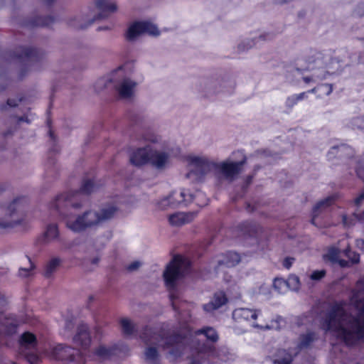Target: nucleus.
Returning a JSON list of instances; mask_svg holds the SVG:
<instances>
[{
	"label": "nucleus",
	"instance_id": "nucleus-28",
	"mask_svg": "<svg viewBox=\"0 0 364 364\" xmlns=\"http://www.w3.org/2000/svg\"><path fill=\"white\" fill-rule=\"evenodd\" d=\"M136 83L130 81L129 80H124L118 87V92L122 97L127 98L132 95L133 89Z\"/></svg>",
	"mask_w": 364,
	"mask_h": 364
},
{
	"label": "nucleus",
	"instance_id": "nucleus-53",
	"mask_svg": "<svg viewBox=\"0 0 364 364\" xmlns=\"http://www.w3.org/2000/svg\"><path fill=\"white\" fill-rule=\"evenodd\" d=\"M262 233V230L259 228H254L252 226V239L255 237L256 239L261 237Z\"/></svg>",
	"mask_w": 364,
	"mask_h": 364
},
{
	"label": "nucleus",
	"instance_id": "nucleus-32",
	"mask_svg": "<svg viewBox=\"0 0 364 364\" xmlns=\"http://www.w3.org/2000/svg\"><path fill=\"white\" fill-rule=\"evenodd\" d=\"M156 332L153 328L149 326H145L140 333L139 338L145 344L148 345L153 341Z\"/></svg>",
	"mask_w": 364,
	"mask_h": 364
},
{
	"label": "nucleus",
	"instance_id": "nucleus-9",
	"mask_svg": "<svg viewBox=\"0 0 364 364\" xmlns=\"http://www.w3.org/2000/svg\"><path fill=\"white\" fill-rule=\"evenodd\" d=\"M50 355L56 360H61L64 364H85V358L79 350L59 343L54 346Z\"/></svg>",
	"mask_w": 364,
	"mask_h": 364
},
{
	"label": "nucleus",
	"instance_id": "nucleus-47",
	"mask_svg": "<svg viewBox=\"0 0 364 364\" xmlns=\"http://www.w3.org/2000/svg\"><path fill=\"white\" fill-rule=\"evenodd\" d=\"M325 275H326L325 270H323V269L315 270L311 274L310 278L312 280L318 281L321 279H322Z\"/></svg>",
	"mask_w": 364,
	"mask_h": 364
},
{
	"label": "nucleus",
	"instance_id": "nucleus-21",
	"mask_svg": "<svg viewBox=\"0 0 364 364\" xmlns=\"http://www.w3.org/2000/svg\"><path fill=\"white\" fill-rule=\"evenodd\" d=\"M353 154L354 151L351 147L346 144H341L339 146H332L327 154V157L329 160H331L336 155H338L339 157H351L353 156Z\"/></svg>",
	"mask_w": 364,
	"mask_h": 364
},
{
	"label": "nucleus",
	"instance_id": "nucleus-41",
	"mask_svg": "<svg viewBox=\"0 0 364 364\" xmlns=\"http://www.w3.org/2000/svg\"><path fill=\"white\" fill-rule=\"evenodd\" d=\"M315 339V334L313 333H309L306 336L301 338V341L299 344V348H306L307 347L311 341Z\"/></svg>",
	"mask_w": 364,
	"mask_h": 364
},
{
	"label": "nucleus",
	"instance_id": "nucleus-45",
	"mask_svg": "<svg viewBox=\"0 0 364 364\" xmlns=\"http://www.w3.org/2000/svg\"><path fill=\"white\" fill-rule=\"evenodd\" d=\"M363 172H364L363 169H359L357 171V174L359 177L363 178ZM364 200V191L360 194V196L355 199V205L356 206H360L362 202Z\"/></svg>",
	"mask_w": 364,
	"mask_h": 364
},
{
	"label": "nucleus",
	"instance_id": "nucleus-7",
	"mask_svg": "<svg viewBox=\"0 0 364 364\" xmlns=\"http://www.w3.org/2000/svg\"><path fill=\"white\" fill-rule=\"evenodd\" d=\"M50 210L55 212L60 218L65 220L67 228L75 232H82L100 223V213L96 211H85L82 215H78L75 220H73V217L70 213V210H67L65 208Z\"/></svg>",
	"mask_w": 364,
	"mask_h": 364
},
{
	"label": "nucleus",
	"instance_id": "nucleus-22",
	"mask_svg": "<svg viewBox=\"0 0 364 364\" xmlns=\"http://www.w3.org/2000/svg\"><path fill=\"white\" fill-rule=\"evenodd\" d=\"M336 197L337 196L336 195L328 196L326 198L321 200L315 205L313 209V216L311 219L312 224L316 226H318V224L316 222L317 215L320 211H322L323 210L330 206L334 202Z\"/></svg>",
	"mask_w": 364,
	"mask_h": 364
},
{
	"label": "nucleus",
	"instance_id": "nucleus-34",
	"mask_svg": "<svg viewBox=\"0 0 364 364\" xmlns=\"http://www.w3.org/2000/svg\"><path fill=\"white\" fill-rule=\"evenodd\" d=\"M122 333L126 336H131L135 331L134 325L128 318H122L120 320Z\"/></svg>",
	"mask_w": 364,
	"mask_h": 364
},
{
	"label": "nucleus",
	"instance_id": "nucleus-43",
	"mask_svg": "<svg viewBox=\"0 0 364 364\" xmlns=\"http://www.w3.org/2000/svg\"><path fill=\"white\" fill-rule=\"evenodd\" d=\"M238 230L243 235H250V223L245 221L237 226Z\"/></svg>",
	"mask_w": 364,
	"mask_h": 364
},
{
	"label": "nucleus",
	"instance_id": "nucleus-4",
	"mask_svg": "<svg viewBox=\"0 0 364 364\" xmlns=\"http://www.w3.org/2000/svg\"><path fill=\"white\" fill-rule=\"evenodd\" d=\"M44 57L45 53L41 50L23 46L16 47L14 50H4L0 53V58L6 63L18 61L21 64L19 80H22L31 68L37 67Z\"/></svg>",
	"mask_w": 364,
	"mask_h": 364
},
{
	"label": "nucleus",
	"instance_id": "nucleus-51",
	"mask_svg": "<svg viewBox=\"0 0 364 364\" xmlns=\"http://www.w3.org/2000/svg\"><path fill=\"white\" fill-rule=\"evenodd\" d=\"M292 360V355H289L287 358H284L283 359H277L275 360L274 362V364H291Z\"/></svg>",
	"mask_w": 364,
	"mask_h": 364
},
{
	"label": "nucleus",
	"instance_id": "nucleus-35",
	"mask_svg": "<svg viewBox=\"0 0 364 364\" xmlns=\"http://www.w3.org/2000/svg\"><path fill=\"white\" fill-rule=\"evenodd\" d=\"M117 211V208L114 205L102 208L100 214V222L112 218Z\"/></svg>",
	"mask_w": 364,
	"mask_h": 364
},
{
	"label": "nucleus",
	"instance_id": "nucleus-15",
	"mask_svg": "<svg viewBox=\"0 0 364 364\" xmlns=\"http://www.w3.org/2000/svg\"><path fill=\"white\" fill-rule=\"evenodd\" d=\"M73 341L83 349L89 348L91 344V337L87 324L81 323L77 326V333L73 337Z\"/></svg>",
	"mask_w": 364,
	"mask_h": 364
},
{
	"label": "nucleus",
	"instance_id": "nucleus-33",
	"mask_svg": "<svg viewBox=\"0 0 364 364\" xmlns=\"http://www.w3.org/2000/svg\"><path fill=\"white\" fill-rule=\"evenodd\" d=\"M333 90L332 84H321L309 90L311 93H318L319 97L329 95Z\"/></svg>",
	"mask_w": 364,
	"mask_h": 364
},
{
	"label": "nucleus",
	"instance_id": "nucleus-17",
	"mask_svg": "<svg viewBox=\"0 0 364 364\" xmlns=\"http://www.w3.org/2000/svg\"><path fill=\"white\" fill-rule=\"evenodd\" d=\"M188 161L191 165L195 167V172L199 173L201 175L206 174L214 166L213 163L198 156H189Z\"/></svg>",
	"mask_w": 364,
	"mask_h": 364
},
{
	"label": "nucleus",
	"instance_id": "nucleus-8",
	"mask_svg": "<svg viewBox=\"0 0 364 364\" xmlns=\"http://www.w3.org/2000/svg\"><path fill=\"white\" fill-rule=\"evenodd\" d=\"M204 198V201L201 204H198L200 206H203L208 204V199L205 196L198 192L196 195L186 194L185 190H182L180 192L176 191H172L168 196L164 198L158 203V207L160 209H166L167 208H177L179 205L187 206L190 203L197 201L199 198Z\"/></svg>",
	"mask_w": 364,
	"mask_h": 364
},
{
	"label": "nucleus",
	"instance_id": "nucleus-55",
	"mask_svg": "<svg viewBox=\"0 0 364 364\" xmlns=\"http://www.w3.org/2000/svg\"><path fill=\"white\" fill-rule=\"evenodd\" d=\"M140 265H141V263L139 262L134 261L127 266V269L128 271L132 272V271L137 269L140 267Z\"/></svg>",
	"mask_w": 364,
	"mask_h": 364
},
{
	"label": "nucleus",
	"instance_id": "nucleus-13",
	"mask_svg": "<svg viewBox=\"0 0 364 364\" xmlns=\"http://www.w3.org/2000/svg\"><path fill=\"white\" fill-rule=\"evenodd\" d=\"M128 350V346L126 344L119 342L110 347L100 346L95 350L94 353L100 358L109 359L112 356L119 355L120 353H125Z\"/></svg>",
	"mask_w": 364,
	"mask_h": 364
},
{
	"label": "nucleus",
	"instance_id": "nucleus-2",
	"mask_svg": "<svg viewBox=\"0 0 364 364\" xmlns=\"http://www.w3.org/2000/svg\"><path fill=\"white\" fill-rule=\"evenodd\" d=\"M165 348H171L169 354L175 358L181 357L187 348L198 355H214L216 352L215 344L219 340L217 331L210 326H204L196 330L187 323L182 325L178 331L173 332L165 338Z\"/></svg>",
	"mask_w": 364,
	"mask_h": 364
},
{
	"label": "nucleus",
	"instance_id": "nucleus-36",
	"mask_svg": "<svg viewBox=\"0 0 364 364\" xmlns=\"http://www.w3.org/2000/svg\"><path fill=\"white\" fill-rule=\"evenodd\" d=\"M250 316V309H237L232 313V317L237 321H247Z\"/></svg>",
	"mask_w": 364,
	"mask_h": 364
},
{
	"label": "nucleus",
	"instance_id": "nucleus-1",
	"mask_svg": "<svg viewBox=\"0 0 364 364\" xmlns=\"http://www.w3.org/2000/svg\"><path fill=\"white\" fill-rule=\"evenodd\" d=\"M321 326L326 333L346 345L364 338V278L358 282L350 304H334Z\"/></svg>",
	"mask_w": 364,
	"mask_h": 364
},
{
	"label": "nucleus",
	"instance_id": "nucleus-54",
	"mask_svg": "<svg viewBox=\"0 0 364 364\" xmlns=\"http://www.w3.org/2000/svg\"><path fill=\"white\" fill-rule=\"evenodd\" d=\"M355 125L361 129H364V116L354 119Z\"/></svg>",
	"mask_w": 364,
	"mask_h": 364
},
{
	"label": "nucleus",
	"instance_id": "nucleus-56",
	"mask_svg": "<svg viewBox=\"0 0 364 364\" xmlns=\"http://www.w3.org/2000/svg\"><path fill=\"white\" fill-rule=\"evenodd\" d=\"M47 125L49 128V136L50 137L51 139L53 140H55V133L52 130V122H51V119L50 118H48L47 119Z\"/></svg>",
	"mask_w": 364,
	"mask_h": 364
},
{
	"label": "nucleus",
	"instance_id": "nucleus-27",
	"mask_svg": "<svg viewBox=\"0 0 364 364\" xmlns=\"http://www.w3.org/2000/svg\"><path fill=\"white\" fill-rule=\"evenodd\" d=\"M149 159L150 164L158 168H161L164 167L168 161V155L166 153H159L151 149Z\"/></svg>",
	"mask_w": 364,
	"mask_h": 364
},
{
	"label": "nucleus",
	"instance_id": "nucleus-46",
	"mask_svg": "<svg viewBox=\"0 0 364 364\" xmlns=\"http://www.w3.org/2000/svg\"><path fill=\"white\" fill-rule=\"evenodd\" d=\"M22 220H12L10 222H4L1 221L0 222V226L2 228H14L15 226L21 224Z\"/></svg>",
	"mask_w": 364,
	"mask_h": 364
},
{
	"label": "nucleus",
	"instance_id": "nucleus-29",
	"mask_svg": "<svg viewBox=\"0 0 364 364\" xmlns=\"http://www.w3.org/2000/svg\"><path fill=\"white\" fill-rule=\"evenodd\" d=\"M145 360L148 364H161L156 347H148L145 350Z\"/></svg>",
	"mask_w": 364,
	"mask_h": 364
},
{
	"label": "nucleus",
	"instance_id": "nucleus-40",
	"mask_svg": "<svg viewBox=\"0 0 364 364\" xmlns=\"http://www.w3.org/2000/svg\"><path fill=\"white\" fill-rule=\"evenodd\" d=\"M353 218L349 219L346 215L343 216V224L344 226L349 227L350 225H353L354 224V220H364V211H363V215L359 217L357 213H354L353 215Z\"/></svg>",
	"mask_w": 364,
	"mask_h": 364
},
{
	"label": "nucleus",
	"instance_id": "nucleus-10",
	"mask_svg": "<svg viewBox=\"0 0 364 364\" xmlns=\"http://www.w3.org/2000/svg\"><path fill=\"white\" fill-rule=\"evenodd\" d=\"M324 257L331 263L338 264L342 267H348L349 262L352 264H356L359 262L360 260L358 254L351 252L349 249L341 251L336 247L329 248L328 252L324 255Z\"/></svg>",
	"mask_w": 364,
	"mask_h": 364
},
{
	"label": "nucleus",
	"instance_id": "nucleus-57",
	"mask_svg": "<svg viewBox=\"0 0 364 364\" xmlns=\"http://www.w3.org/2000/svg\"><path fill=\"white\" fill-rule=\"evenodd\" d=\"M6 105L11 107H15L18 105V102L15 99H8Z\"/></svg>",
	"mask_w": 364,
	"mask_h": 364
},
{
	"label": "nucleus",
	"instance_id": "nucleus-64",
	"mask_svg": "<svg viewBox=\"0 0 364 364\" xmlns=\"http://www.w3.org/2000/svg\"><path fill=\"white\" fill-rule=\"evenodd\" d=\"M46 2L48 4V5H51L52 4H53V2L55 1V0H45Z\"/></svg>",
	"mask_w": 364,
	"mask_h": 364
},
{
	"label": "nucleus",
	"instance_id": "nucleus-30",
	"mask_svg": "<svg viewBox=\"0 0 364 364\" xmlns=\"http://www.w3.org/2000/svg\"><path fill=\"white\" fill-rule=\"evenodd\" d=\"M61 260L58 257L52 258L45 266L43 275L46 278H50L60 266Z\"/></svg>",
	"mask_w": 364,
	"mask_h": 364
},
{
	"label": "nucleus",
	"instance_id": "nucleus-23",
	"mask_svg": "<svg viewBox=\"0 0 364 364\" xmlns=\"http://www.w3.org/2000/svg\"><path fill=\"white\" fill-rule=\"evenodd\" d=\"M264 317V314L260 310H254L252 312V319L256 321H252V326L261 329L277 328V326H274L273 323L269 324Z\"/></svg>",
	"mask_w": 364,
	"mask_h": 364
},
{
	"label": "nucleus",
	"instance_id": "nucleus-24",
	"mask_svg": "<svg viewBox=\"0 0 364 364\" xmlns=\"http://www.w3.org/2000/svg\"><path fill=\"white\" fill-rule=\"evenodd\" d=\"M28 203V198L25 196H19L14 199V200L7 206L8 215L10 217L14 216L16 213L24 210L26 205Z\"/></svg>",
	"mask_w": 364,
	"mask_h": 364
},
{
	"label": "nucleus",
	"instance_id": "nucleus-14",
	"mask_svg": "<svg viewBox=\"0 0 364 364\" xmlns=\"http://www.w3.org/2000/svg\"><path fill=\"white\" fill-rule=\"evenodd\" d=\"M244 164L245 160L237 162H223L218 168L225 178L232 181L240 173Z\"/></svg>",
	"mask_w": 364,
	"mask_h": 364
},
{
	"label": "nucleus",
	"instance_id": "nucleus-3",
	"mask_svg": "<svg viewBox=\"0 0 364 364\" xmlns=\"http://www.w3.org/2000/svg\"><path fill=\"white\" fill-rule=\"evenodd\" d=\"M191 261L181 255H176L168 263L163 273L165 286L169 291V298L173 310L177 311L174 300L177 298L176 290L178 282L188 275L191 270Z\"/></svg>",
	"mask_w": 364,
	"mask_h": 364
},
{
	"label": "nucleus",
	"instance_id": "nucleus-52",
	"mask_svg": "<svg viewBox=\"0 0 364 364\" xmlns=\"http://www.w3.org/2000/svg\"><path fill=\"white\" fill-rule=\"evenodd\" d=\"M294 262V258L293 257H286L284 260H283V266L287 268V269H289L293 263Z\"/></svg>",
	"mask_w": 364,
	"mask_h": 364
},
{
	"label": "nucleus",
	"instance_id": "nucleus-44",
	"mask_svg": "<svg viewBox=\"0 0 364 364\" xmlns=\"http://www.w3.org/2000/svg\"><path fill=\"white\" fill-rule=\"evenodd\" d=\"M18 325L16 323H10L5 326L4 331L8 336L14 335L17 332Z\"/></svg>",
	"mask_w": 364,
	"mask_h": 364
},
{
	"label": "nucleus",
	"instance_id": "nucleus-59",
	"mask_svg": "<svg viewBox=\"0 0 364 364\" xmlns=\"http://www.w3.org/2000/svg\"><path fill=\"white\" fill-rule=\"evenodd\" d=\"M307 93H309V91L308 92H301V93L296 94L295 95H296L298 101L299 102V101L304 100L305 97H306Z\"/></svg>",
	"mask_w": 364,
	"mask_h": 364
},
{
	"label": "nucleus",
	"instance_id": "nucleus-25",
	"mask_svg": "<svg viewBox=\"0 0 364 364\" xmlns=\"http://www.w3.org/2000/svg\"><path fill=\"white\" fill-rule=\"evenodd\" d=\"M55 21L51 16H36L26 22V26L31 27H48Z\"/></svg>",
	"mask_w": 364,
	"mask_h": 364
},
{
	"label": "nucleus",
	"instance_id": "nucleus-5",
	"mask_svg": "<svg viewBox=\"0 0 364 364\" xmlns=\"http://www.w3.org/2000/svg\"><path fill=\"white\" fill-rule=\"evenodd\" d=\"M338 68V63L329 55L315 53L308 59L307 69L311 74L303 76L302 79L306 84L315 83L326 79L328 75L334 74Z\"/></svg>",
	"mask_w": 364,
	"mask_h": 364
},
{
	"label": "nucleus",
	"instance_id": "nucleus-38",
	"mask_svg": "<svg viewBox=\"0 0 364 364\" xmlns=\"http://www.w3.org/2000/svg\"><path fill=\"white\" fill-rule=\"evenodd\" d=\"M288 289L296 291L300 286L299 279L296 275H291L287 279Z\"/></svg>",
	"mask_w": 364,
	"mask_h": 364
},
{
	"label": "nucleus",
	"instance_id": "nucleus-11",
	"mask_svg": "<svg viewBox=\"0 0 364 364\" xmlns=\"http://www.w3.org/2000/svg\"><path fill=\"white\" fill-rule=\"evenodd\" d=\"M142 33L157 36L160 34V32L157 26L152 23L149 21H136L129 27L126 33V38L128 41H133Z\"/></svg>",
	"mask_w": 364,
	"mask_h": 364
},
{
	"label": "nucleus",
	"instance_id": "nucleus-26",
	"mask_svg": "<svg viewBox=\"0 0 364 364\" xmlns=\"http://www.w3.org/2000/svg\"><path fill=\"white\" fill-rule=\"evenodd\" d=\"M18 343L21 348H34L38 344L37 338L34 333L26 331L20 336Z\"/></svg>",
	"mask_w": 364,
	"mask_h": 364
},
{
	"label": "nucleus",
	"instance_id": "nucleus-63",
	"mask_svg": "<svg viewBox=\"0 0 364 364\" xmlns=\"http://www.w3.org/2000/svg\"><path fill=\"white\" fill-rule=\"evenodd\" d=\"M100 259L98 257L93 258L92 260V263L96 264L98 263Z\"/></svg>",
	"mask_w": 364,
	"mask_h": 364
},
{
	"label": "nucleus",
	"instance_id": "nucleus-18",
	"mask_svg": "<svg viewBox=\"0 0 364 364\" xmlns=\"http://www.w3.org/2000/svg\"><path fill=\"white\" fill-rule=\"evenodd\" d=\"M228 301V299L225 292L218 291L214 294L212 301L205 304L203 309L205 311L211 312L225 305Z\"/></svg>",
	"mask_w": 364,
	"mask_h": 364
},
{
	"label": "nucleus",
	"instance_id": "nucleus-49",
	"mask_svg": "<svg viewBox=\"0 0 364 364\" xmlns=\"http://www.w3.org/2000/svg\"><path fill=\"white\" fill-rule=\"evenodd\" d=\"M299 102L295 95L287 97L285 105L287 107L291 108Z\"/></svg>",
	"mask_w": 364,
	"mask_h": 364
},
{
	"label": "nucleus",
	"instance_id": "nucleus-37",
	"mask_svg": "<svg viewBox=\"0 0 364 364\" xmlns=\"http://www.w3.org/2000/svg\"><path fill=\"white\" fill-rule=\"evenodd\" d=\"M274 289L280 294H284L288 289L287 280L282 278H276L273 282Z\"/></svg>",
	"mask_w": 364,
	"mask_h": 364
},
{
	"label": "nucleus",
	"instance_id": "nucleus-31",
	"mask_svg": "<svg viewBox=\"0 0 364 364\" xmlns=\"http://www.w3.org/2000/svg\"><path fill=\"white\" fill-rule=\"evenodd\" d=\"M59 230L58 225L56 224H49L46 227V230L43 233L44 240L46 242H49L55 239H58L59 237Z\"/></svg>",
	"mask_w": 364,
	"mask_h": 364
},
{
	"label": "nucleus",
	"instance_id": "nucleus-39",
	"mask_svg": "<svg viewBox=\"0 0 364 364\" xmlns=\"http://www.w3.org/2000/svg\"><path fill=\"white\" fill-rule=\"evenodd\" d=\"M188 350L190 353V355L188 357L191 360L190 364H201L203 362L205 356L207 355L206 354L198 355L193 352L190 348H187L186 350Z\"/></svg>",
	"mask_w": 364,
	"mask_h": 364
},
{
	"label": "nucleus",
	"instance_id": "nucleus-50",
	"mask_svg": "<svg viewBox=\"0 0 364 364\" xmlns=\"http://www.w3.org/2000/svg\"><path fill=\"white\" fill-rule=\"evenodd\" d=\"M301 74V70L299 69H291L288 71V73L286 76L287 80L289 82H293L294 80L291 78V76H296Z\"/></svg>",
	"mask_w": 364,
	"mask_h": 364
},
{
	"label": "nucleus",
	"instance_id": "nucleus-16",
	"mask_svg": "<svg viewBox=\"0 0 364 364\" xmlns=\"http://www.w3.org/2000/svg\"><path fill=\"white\" fill-rule=\"evenodd\" d=\"M151 151L149 146L136 149L130 155V163L135 166H141L149 163Z\"/></svg>",
	"mask_w": 364,
	"mask_h": 364
},
{
	"label": "nucleus",
	"instance_id": "nucleus-20",
	"mask_svg": "<svg viewBox=\"0 0 364 364\" xmlns=\"http://www.w3.org/2000/svg\"><path fill=\"white\" fill-rule=\"evenodd\" d=\"M223 259L218 261V265L215 268L216 269L223 265L226 267H233L239 264L241 260L240 255L238 253L232 251H228L223 255Z\"/></svg>",
	"mask_w": 364,
	"mask_h": 364
},
{
	"label": "nucleus",
	"instance_id": "nucleus-19",
	"mask_svg": "<svg viewBox=\"0 0 364 364\" xmlns=\"http://www.w3.org/2000/svg\"><path fill=\"white\" fill-rule=\"evenodd\" d=\"M196 216V213H176L170 215L168 222L173 226H181L192 222Z\"/></svg>",
	"mask_w": 364,
	"mask_h": 364
},
{
	"label": "nucleus",
	"instance_id": "nucleus-61",
	"mask_svg": "<svg viewBox=\"0 0 364 364\" xmlns=\"http://www.w3.org/2000/svg\"><path fill=\"white\" fill-rule=\"evenodd\" d=\"M356 246L361 250H364V239L357 240Z\"/></svg>",
	"mask_w": 364,
	"mask_h": 364
},
{
	"label": "nucleus",
	"instance_id": "nucleus-60",
	"mask_svg": "<svg viewBox=\"0 0 364 364\" xmlns=\"http://www.w3.org/2000/svg\"><path fill=\"white\" fill-rule=\"evenodd\" d=\"M307 93H309V91L308 92H301V93L296 94L295 95H296L298 101L299 102V101L304 100L305 97H306Z\"/></svg>",
	"mask_w": 364,
	"mask_h": 364
},
{
	"label": "nucleus",
	"instance_id": "nucleus-6",
	"mask_svg": "<svg viewBox=\"0 0 364 364\" xmlns=\"http://www.w3.org/2000/svg\"><path fill=\"white\" fill-rule=\"evenodd\" d=\"M95 185L92 179H83L79 190L58 195L49 205L50 209L65 208L67 210L80 208L85 197L90 196L95 190Z\"/></svg>",
	"mask_w": 364,
	"mask_h": 364
},
{
	"label": "nucleus",
	"instance_id": "nucleus-12",
	"mask_svg": "<svg viewBox=\"0 0 364 364\" xmlns=\"http://www.w3.org/2000/svg\"><path fill=\"white\" fill-rule=\"evenodd\" d=\"M95 6L100 11V13L93 19L90 21L87 25L75 26L72 21L69 22V24L77 29H85L95 21L107 18L110 14L115 12L117 9L114 3H109L108 0H95Z\"/></svg>",
	"mask_w": 364,
	"mask_h": 364
},
{
	"label": "nucleus",
	"instance_id": "nucleus-58",
	"mask_svg": "<svg viewBox=\"0 0 364 364\" xmlns=\"http://www.w3.org/2000/svg\"><path fill=\"white\" fill-rule=\"evenodd\" d=\"M15 118H16L18 124H19V123H21L22 122H27V123L30 122L28 117L26 116V115L21 116V117H15Z\"/></svg>",
	"mask_w": 364,
	"mask_h": 364
},
{
	"label": "nucleus",
	"instance_id": "nucleus-42",
	"mask_svg": "<svg viewBox=\"0 0 364 364\" xmlns=\"http://www.w3.org/2000/svg\"><path fill=\"white\" fill-rule=\"evenodd\" d=\"M28 259V262L30 263V267L28 268H23L21 267L18 270V274L21 277H28L31 274V272L35 269V264L31 261V258L27 257Z\"/></svg>",
	"mask_w": 364,
	"mask_h": 364
},
{
	"label": "nucleus",
	"instance_id": "nucleus-48",
	"mask_svg": "<svg viewBox=\"0 0 364 364\" xmlns=\"http://www.w3.org/2000/svg\"><path fill=\"white\" fill-rule=\"evenodd\" d=\"M26 360L31 364H38L40 358L36 353H27L25 356Z\"/></svg>",
	"mask_w": 364,
	"mask_h": 364
},
{
	"label": "nucleus",
	"instance_id": "nucleus-62",
	"mask_svg": "<svg viewBox=\"0 0 364 364\" xmlns=\"http://www.w3.org/2000/svg\"><path fill=\"white\" fill-rule=\"evenodd\" d=\"M6 302V299L4 294L0 293V306H3Z\"/></svg>",
	"mask_w": 364,
	"mask_h": 364
}]
</instances>
